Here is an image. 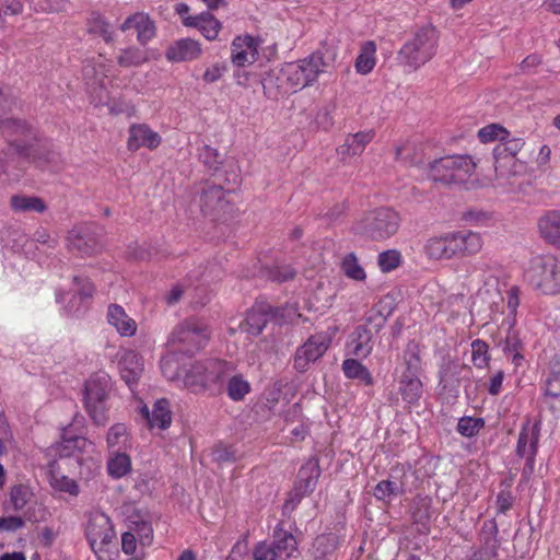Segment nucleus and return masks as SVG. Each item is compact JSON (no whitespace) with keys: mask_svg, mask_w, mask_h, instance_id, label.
Returning a JSON list of instances; mask_svg holds the SVG:
<instances>
[{"mask_svg":"<svg viewBox=\"0 0 560 560\" xmlns=\"http://www.w3.org/2000/svg\"><path fill=\"white\" fill-rule=\"evenodd\" d=\"M184 25L198 28L209 40L218 37L221 23L211 13L202 12L198 15L184 18Z\"/></svg>","mask_w":560,"mask_h":560,"instance_id":"obj_21","label":"nucleus"},{"mask_svg":"<svg viewBox=\"0 0 560 560\" xmlns=\"http://www.w3.org/2000/svg\"><path fill=\"white\" fill-rule=\"evenodd\" d=\"M109 28V24L98 16L93 20L89 31L90 33L102 36L105 42L109 43L112 40V32Z\"/></svg>","mask_w":560,"mask_h":560,"instance_id":"obj_56","label":"nucleus"},{"mask_svg":"<svg viewBox=\"0 0 560 560\" xmlns=\"http://www.w3.org/2000/svg\"><path fill=\"white\" fill-rule=\"evenodd\" d=\"M127 433V428L124 423H116L112 425L107 434V445L109 448L115 447L120 443V439Z\"/></svg>","mask_w":560,"mask_h":560,"instance_id":"obj_58","label":"nucleus"},{"mask_svg":"<svg viewBox=\"0 0 560 560\" xmlns=\"http://www.w3.org/2000/svg\"><path fill=\"white\" fill-rule=\"evenodd\" d=\"M131 468L130 457L125 453H116L107 463V469L110 476L120 478Z\"/></svg>","mask_w":560,"mask_h":560,"instance_id":"obj_42","label":"nucleus"},{"mask_svg":"<svg viewBox=\"0 0 560 560\" xmlns=\"http://www.w3.org/2000/svg\"><path fill=\"white\" fill-rule=\"evenodd\" d=\"M320 476L318 460L311 458L299 470L295 482V490H313Z\"/></svg>","mask_w":560,"mask_h":560,"instance_id":"obj_27","label":"nucleus"},{"mask_svg":"<svg viewBox=\"0 0 560 560\" xmlns=\"http://www.w3.org/2000/svg\"><path fill=\"white\" fill-rule=\"evenodd\" d=\"M73 281L80 285L79 290H78V293L73 295V298L71 299L70 301V304L73 305L74 303L77 302H84L85 300H89L92 298L93 295V292H94V287L93 284L85 280V279H81L80 277H74L73 278ZM71 307L70 306V310L69 312H71Z\"/></svg>","mask_w":560,"mask_h":560,"instance_id":"obj_53","label":"nucleus"},{"mask_svg":"<svg viewBox=\"0 0 560 560\" xmlns=\"http://www.w3.org/2000/svg\"><path fill=\"white\" fill-rule=\"evenodd\" d=\"M209 338L210 330L207 324L198 318H188L174 328L171 342L183 345L184 351L192 354L202 349Z\"/></svg>","mask_w":560,"mask_h":560,"instance_id":"obj_9","label":"nucleus"},{"mask_svg":"<svg viewBox=\"0 0 560 560\" xmlns=\"http://www.w3.org/2000/svg\"><path fill=\"white\" fill-rule=\"evenodd\" d=\"M400 215L392 208H377L361 222V233L372 241H385L395 235L400 226Z\"/></svg>","mask_w":560,"mask_h":560,"instance_id":"obj_8","label":"nucleus"},{"mask_svg":"<svg viewBox=\"0 0 560 560\" xmlns=\"http://www.w3.org/2000/svg\"><path fill=\"white\" fill-rule=\"evenodd\" d=\"M539 424L535 423L529 427L525 424L518 435L516 445V453L518 456L526 459L523 475L532 474L534 470V460L537 453V445L539 440Z\"/></svg>","mask_w":560,"mask_h":560,"instance_id":"obj_14","label":"nucleus"},{"mask_svg":"<svg viewBox=\"0 0 560 560\" xmlns=\"http://www.w3.org/2000/svg\"><path fill=\"white\" fill-rule=\"evenodd\" d=\"M475 168L476 164L470 156H444L431 163L430 177L444 185L464 184Z\"/></svg>","mask_w":560,"mask_h":560,"instance_id":"obj_7","label":"nucleus"},{"mask_svg":"<svg viewBox=\"0 0 560 560\" xmlns=\"http://www.w3.org/2000/svg\"><path fill=\"white\" fill-rule=\"evenodd\" d=\"M375 44L373 42H366L361 47V52L355 59V70L361 74H368L375 66Z\"/></svg>","mask_w":560,"mask_h":560,"instance_id":"obj_37","label":"nucleus"},{"mask_svg":"<svg viewBox=\"0 0 560 560\" xmlns=\"http://www.w3.org/2000/svg\"><path fill=\"white\" fill-rule=\"evenodd\" d=\"M485 425L482 418L463 417L457 423V431L466 438H471L478 434L480 429Z\"/></svg>","mask_w":560,"mask_h":560,"instance_id":"obj_44","label":"nucleus"},{"mask_svg":"<svg viewBox=\"0 0 560 560\" xmlns=\"http://www.w3.org/2000/svg\"><path fill=\"white\" fill-rule=\"evenodd\" d=\"M342 371L348 378L359 380L364 385L370 386L374 382L370 371L355 359H346Z\"/></svg>","mask_w":560,"mask_h":560,"instance_id":"obj_36","label":"nucleus"},{"mask_svg":"<svg viewBox=\"0 0 560 560\" xmlns=\"http://www.w3.org/2000/svg\"><path fill=\"white\" fill-rule=\"evenodd\" d=\"M405 364L406 370L402 375H412L416 374L418 376L420 371V357L416 351H411L410 349L405 354Z\"/></svg>","mask_w":560,"mask_h":560,"instance_id":"obj_57","label":"nucleus"},{"mask_svg":"<svg viewBox=\"0 0 560 560\" xmlns=\"http://www.w3.org/2000/svg\"><path fill=\"white\" fill-rule=\"evenodd\" d=\"M23 525V520L18 516L0 517V532H14Z\"/></svg>","mask_w":560,"mask_h":560,"instance_id":"obj_61","label":"nucleus"},{"mask_svg":"<svg viewBox=\"0 0 560 560\" xmlns=\"http://www.w3.org/2000/svg\"><path fill=\"white\" fill-rule=\"evenodd\" d=\"M232 363L219 359L195 362L184 376L185 386L192 393H208L211 396L223 392L225 381L232 374Z\"/></svg>","mask_w":560,"mask_h":560,"instance_id":"obj_1","label":"nucleus"},{"mask_svg":"<svg viewBox=\"0 0 560 560\" xmlns=\"http://www.w3.org/2000/svg\"><path fill=\"white\" fill-rule=\"evenodd\" d=\"M508 136L509 132L504 128L494 124L486 126L478 131L480 141L485 143L493 140L503 141Z\"/></svg>","mask_w":560,"mask_h":560,"instance_id":"obj_52","label":"nucleus"},{"mask_svg":"<svg viewBox=\"0 0 560 560\" xmlns=\"http://www.w3.org/2000/svg\"><path fill=\"white\" fill-rule=\"evenodd\" d=\"M103 230L95 224H81L68 233V247L81 255L91 256L102 249Z\"/></svg>","mask_w":560,"mask_h":560,"instance_id":"obj_10","label":"nucleus"},{"mask_svg":"<svg viewBox=\"0 0 560 560\" xmlns=\"http://www.w3.org/2000/svg\"><path fill=\"white\" fill-rule=\"evenodd\" d=\"M341 270L348 278L355 281H363L366 277L354 253H349L342 258Z\"/></svg>","mask_w":560,"mask_h":560,"instance_id":"obj_41","label":"nucleus"},{"mask_svg":"<svg viewBox=\"0 0 560 560\" xmlns=\"http://www.w3.org/2000/svg\"><path fill=\"white\" fill-rule=\"evenodd\" d=\"M525 279L533 289L544 294H560V259L552 255L533 257Z\"/></svg>","mask_w":560,"mask_h":560,"instance_id":"obj_4","label":"nucleus"},{"mask_svg":"<svg viewBox=\"0 0 560 560\" xmlns=\"http://www.w3.org/2000/svg\"><path fill=\"white\" fill-rule=\"evenodd\" d=\"M115 530L110 518L103 512H93L89 515L85 526V537L91 549L97 555L112 541Z\"/></svg>","mask_w":560,"mask_h":560,"instance_id":"obj_11","label":"nucleus"},{"mask_svg":"<svg viewBox=\"0 0 560 560\" xmlns=\"http://www.w3.org/2000/svg\"><path fill=\"white\" fill-rule=\"evenodd\" d=\"M498 526L497 523L491 520L483 523L481 536L485 540V545L489 546L492 549H495L498 547Z\"/></svg>","mask_w":560,"mask_h":560,"instance_id":"obj_54","label":"nucleus"},{"mask_svg":"<svg viewBox=\"0 0 560 560\" xmlns=\"http://www.w3.org/2000/svg\"><path fill=\"white\" fill-rule=\"evenodd\" d=\"M148 60L147 51L138 47H128L121 49L117 62L120 67H138Z\"/></svg>","mask_w":560,"mask_h":560,"instance_id":"obj_39","label":"nucleus"},{"mask_svg":"<svg viewBox=\"0 0 560 560\" xmlns=\"http://www.w3.org/2000/svg\"><path fill=\"white\" fill-rule=\"evenodd\" d=\"M279 81H280L279 75L273 71L267 72L264 75V78L261 80V85H262L264 94L268 98L278 100L283 94L282 86L279 83Z\"/></svg>","mask_w":560,"mask_h":560,"instance_id":"obj_43","label":"nucleus"},{"mask_svg":"<svg viewBox=\"0 0 560 560\" xmlns=\"http://www.w3.org/2000/svg\"><path fill=\"white\" fill-rule=\"evenodd\" d=\"M374 136V130H365L348 135L345 142L337 149L338 154L343 159L346 156L360 155L364 151L365 147L373 140Z\"/></svg>","mask_w":560,"mask_h":560,"instance_id":"obj_22","label":"nucleus"},{"mask_svg":"<svg viewBox=\"0 0 560 560\" xmlns=\"http://www.w3.org/2000/svg\"><path fill=\"white\" fill-rule=\"evenodd\" d=\"M195 209L201 215L209 217L213 221L223 220L225 215L233 211L223 187L209 182H205L196 188L190 201L191 213L195 212Z\"/></svg>","mask_w":560,"mask_h":560,"instance_id":"obj_5","label":"nucleus"},{"mask_svg":"<svg viewBox=\"0 0 560 560\" xmlns=\"http://www.w3.org/2000/svg\"><path fill=\"white\" fill-rule=\"evenodd\" d=\"M107 319L121 336H132L136 332L137 326L135 320L118 304H110L108 306Z\"/></svg>","mask_w":560,"mask_h":560,"instance_id":"obj_25","label":"nucleus"},{"mask_svg":"<svg viewBox=\"0 0 560 560\" xmlns=\"http://www.w3.org/2000/svg\"><path fill=\"white\" fill-rule=\"evenodd\" d=\"M545 402L552 411L560 410V359L553 358L549 363V372L545 381Z\"/></svg>","mask_w":560,"mask_h":560,"instance_id":"obj_18","label":"nucleus"},{"mask_svg":"<svg viewBox=\"0 0 560 560\" xmlns=\"http://www.w3.org/2000/svg\"><path fill=\"white\" fill-rule=\"evenodd\" d=\"M366 324L371 326V331L378 332L386 324L387 318L371 308L366 315Z\"/></svg>","mask_w":560,"mask_h":560,"instance_id":"obj_60","label":"nucleus"},{"mask_svg":"<svg viewBox=\"0 0 560 560\" xmlns=\"http://www.w3.org/2000/svg\"><path fill=\"white\" fill-rule=\"evenodd\" d=\"M256 60H252L250 55L246 49L238 48L234 50L232 48V62L237 67H245L246 65H252Z\"/></svg>","mask_w":560,"mask_h":560,"instance_id":"obj_62","label":"nucleus"},{"mask_svg":"<svg viewBox=\"0 0 560 560\" xmlns=\"http://www.w3.org/2000/svg\"><path fill=\"white\" fill-rule=\"evenodd\" d=\"M131 523L130 529L136 534L141 545H150L153 538V528L150 522L148 512L135 510V513L129 515Z\"/></svg>","mask_w":560,"mask_h":560,"instance_id":"obj_26","label":"nucleus"},{"mask_svg":"<svg viewBox=\"0 0 560 560\" xmlns=\"http://www.w3.org/2000/svg\"><path fill=\"white\" fill-rule=\"evenodd\" d=\"M161 143V137L145 124H135L129 127V138L127 147L130 151H137L140 148L149 150L156 149Z\"/></svg>","mask_w":560,"mask_h":560,"instance_id":"obj_17","label":"nucleus"},{"mask_svg":"<svg viewBox=\"0 0 560 560\" xmlns=\"http://www.w3.org/2000/svg\"><path fill=\"white\" fill-rule=\"evenodd\" d=\"M201 55V47L197 40L182 38L168 46L165 57L172 62H183L197 59Z\"/></svg>","mask_w":560,"mask_h":560,"instance_id":"obj_20","label":"nucleus"},{"mask_svg":"<svg viewBox=\"0 0 560 560\" xmlns=\"http://www.w3.org/2000/svg\"><path fill=\"white\" fill-rule=\"evenodd\" d=\"M512 324L509 325V332L504 340L503 351L508 354L513 355V362L518 364L520 360H523V355L520 353L521 340L518 339L515 331H511Z\"/></svg>","mask_w":560,"mask_h":560,"instance_id":"obj_50","label":"nucleus"},{"mask_svg":"<svg viewBox=\"0 0 560 560\" xmlns=\"http://www.w3.org/2000/svg\"><path fill=\"white\" fill-rule=\"evenodd\" d=\"M331 339L326 332H318L308 337V339L300 346L294 354V369L304 373L311 363L322 358L330 346Z\"/></svg>","mask_w":560,"mask_h":560,"instance_id":"obj_12","label":"nucleus"},{"mask_svg":"<svg viewBox=\"0 0 560 560\" xmlns=\"http://www.w3.org/2000/svg\"><path fill=\"white\" fill-rule=\"evenodd\" d=\"M88 440L81 435L72 434L70 428H65L61 434V441L55 443L47 450V456L52 459L68 458L73 455L75 451L85 448Z\"/></svg>","mask_w":560,"mask_h":560,"instance_id":"obj_15","label":"nucleus"},{"mask_svg":"<svg viewBox=\"0 0 560 560\" xmlns=\"http://www.w3.org/2000/svg\"><path fill=\"white\" fill-rule=\"evenodd\" d=\"M283 75L292 86L305 88L310 85V80L303 75V69L296 62L288 63L282 69Z\"/></svg>","mask_w":560,"mask_h":560,"instance_id":"obj_45","label":"nucleus"},{"mask_svg":"<svg viewBox=\"0 0 560 560\" xmlns=\"http://www.w3.org/2000/svg\"><path fill=\"white\" fill-rule=\"evenodd\" d=\"M399 389L405 401L416 404L422 395V383L416 374L401 375Z\"/></svg>","mask_w":560,"mask_h":560,"instance_id":"obj_31","label":"nucleus"},{"mask_svg":"<svg viewBox=\"0 0 560 560\" xmlns=\"http://www.w3.org/2000/svg\"><path fill=\"white\" fill-rule=\"evenodd\" d=\"M112 388L110 376L105 372L93 374L84 385L85 409L97 425H105L107 418L106 400Z\"/></svg>","mask_w":560,"mask_h":560,"instance_id":"obj_6","label":"nucleus"},{"mask_svg":"<svg viewBox=\"0 0 560 560\" xmlns=\"http://www.w3.org/2000/svg\"><path fill=\"white\" fill-rule=\"evenodd\" d=\"M198 159L207 167L209 171L217 173L221 165H223L224 160L219 153V151L208 144H203L198 150Z\"/></svg>","mask_w":560,"mask_h":560,"instance_id":"obj_40","label":"nucleus"},{"mask_svg":"<svg viewBox=\"0 0 560 560\" xmlns=\"http://www.w3.org/2000/svg\"><path fill=\"white\" fill-rule=\"evenodd\" d=\"M254 560H276L278 552L272 544L261 541L257 544L253 551Z\"/></svg>","mask_w":560,"mask_h":560,"instance_id":"obj_55","label":"nucleus"},{"mask_svg":"<svg viewBox=\"0 0 560 560\" xmlns=\"http://www.w3.org/2000/svg\"><path fill=\"white\" fill-rule=\"evenodd\" d=\"M232 47L234 50L238 48L246 49L250 55L252 60H257L258 58L259 40L250 35L235 37L232 43Z\"/></svg>","mask_w":560,"mask_h":560,"instance_id":"obj_49","label":"nucleus"},{"mask_svg":"<svg viewBox=\"0 0 560 560\" xmlns=\"http://www.w3.org/2000/svg\"><path fill=\"white\" fill-rule=\"evenodd\" d=\"M277 310L269 305L253 307L241 324V329L252 336H258L270 318L275 317Z\"/></svg>","mask_w":560,"mask_h":560,"instance_id":"obj_19","label":"nucleus"},{"mask_svg":"<svg viewBox=\"0 0 560 560\" xmlns=\"http://www.w3.org/2000/svg\"><path fill=\"white\" fill-rule=\"evenodd\" d=\"M212 458L218 464L235 463L236 450L232 445L218 444L212 450Z\"/></svg>","mask_w":560,"mask_h":560,"instance_id":"obj_51","label":"nucleus"},{"mask_svg":"<svg viewBox=\"0 0 560 560\" xmlns=\"http://www.w3.org/2000/svg\"><path fill=\"white\" fill-rule=\"evenodd\" d=\"M171 422L172 413L170 410V401L165 398L156 400L148 424L151 428L158 427L159 429L165 430L170 427Z\"/></svg>","mask_w":560,"mask_h":560,"instance_id":"obj_33","label":"nucleus"},{"mask_svg":"<svg viewBox=\"0 0 560 560\" xmlns=\"http://www.w3.org/2000/svg\"><path fill=\"white\" fill-rule=\"evenodd\" d=\"M131 28L136 30L137 39L142 46L147 45L156 35L154 21L144 12H137L128 16L120 26L122 32Z\"/></svg>","mask_w":560,"mask_h":560,"instance_id":"obj_16","label":"nucleus"},{"mask_svg":"<svg viewBox=\"0 0 560 560\" xmlns=\"http://www.w3.org/2000/svg\"><path fill=\"white\" fill-rule=\"evenodd\" d=\"M524 144L525 142L522 138H513L510 140L505 139L494 147L493 154L517 158V154L521 152Z\"/></svg>","mask_w":560,"mask_h":560,"instance_id":"obj_46","label":"nucleus"},{"mask_svg":"<svg viewBox=\"0 0 560 560\" xmlns=\"http://www.w3.org/2000/svg\"><path fill=\"white\" fill-rule=\"evenodd\" d=\"M225 164L229 167L226 171V182L235 186L240 185V167L237 166L236 161L234 159H230L225 161Z\"/></svg>","mask_w":560,"mask_h":560,"instance_id":"obj_64","label":"nucleus"},{"mask_svg":"<svg viewBox=\"0 0 560 560\" xmlns=\"http://www.w3.org/2000/svg\"><path fill=\"white\" fill-rule=\"evenodd\" d=\"M465 365L447 362L440 370V385L443 389L454 390L459 386V374Z\"/></svg>","mask_w":560,"mask_h":560,"instance_id":"obj_35","label":"nucleus"},{"mask_svg":"<svg viewBox=\"0 0 560 560\" xmlns=\"http://www.w3.org/2000/svg\"><path fill=\"white\" fill-rule=\"evenodd\" d=\"M372 308L378 314L383 315L385 318H388L395 310L394 299L389 295H386L382 298Z\"/></svg>","mask_w":560,"mask_h":560,"instance_id":"obj_59","label":"nucleus"},{"mask_svg":"<svg viewBox=\"0 0 560 560\" xmlns=\"http://www.w3.org/2000/svg\"><path fill=\"white\" fill-rule=\"evenodd\" d=\"M48 476L50 486L54 490H75L77 483L73 479L63 475L57 459H51L48 464Z\"/></svg>","mask_w":560,"mask_h":560,"instance_id":"obj_34","label":"nucleus"},{"mask_svg":"<svg viewBox=\"0 0 560 560\" xmlns=\"http://www.w3.org/2000/svg\"><path fill=\"white\" fill-rule=\"evenodd\" d=\"M471 359L476 368L482 369L488 364V345L486 341L476 339L471 342Z\"/></svg>","mask_w":560,"mask_h":560,"instance_id":"obj_47","label":"nucleus"},{"mask_svg":"<svg viewBox=\"0 0 560 560\" xmlns=\"http://www.w3.org/2000/svg\"><path fill=\"white\" fill-rule=\"evenodd\" d=\"M482 245L483 241L479 233L457 231L429 238L424 245V253L431 259L448 260L456 256L476 255Z\"/></svg>","mask_w":560,"mask_h":560,"instance_id":"obj_2","label":"nucleus"},{"mask_svg":"<svg viewBox=\"0 0 560 560\" xmlns=\"http://www.w3.org/2000/svg\"><path fill=\"white\" fill-rule=\"evenodd\" d=\"M493 159L497 178H510L511 176H516L524 170L520 158L493 154Z\"/></svg>","mask_w":560,"mask_h":560,"instance_id":"obj_29","label":"nucleus"},{"mask_svg":"<svg viewBox=\"0 0 560 560\" xmlns=\"http://www.w3.org/2000/svg\"><path fill=\"white\" fill-rule=\"evenodd\" d=\"M119 366L121 378L129 387L138 383L143 371L142 358L138 353L133 351L125 353L119 362Z\"/></svg>","mask_w":560,"mask_h":560,"instance_id":"obj_23","label":"nucleus"},{"mask_svg":"<svg viewBox=\"0 0 560 560\" xmlns=\"http://www.w3.org/2000/svg\"><path fill=\"white\" fill-rule=\"evenodd\" d=\"M541 237L549 244L560 247V211H550L538 221Z\"/></svg>","mask_w":560,"mask_h":560,"instance_id":"obj_24","label":"nucleus"},{"mask_svg":"<svg viewBox=\"0 0 560 560\" xmlns=\"http://www.w3.org/2000/svg\"><path fill=\"white\" fill-rule=\"evenodd\" d=\"M351 353L359 358L368 357L372 351V332L366 327L359 326L352 334Z\"/></svg>","mask_w":560,"mask_h":560,"instance_id":"obj_30","label":"nucleus"},{"mask_svg":"<svg viewBox=\"0 0 560 560\" xmlns=\"http://www.w3.org/2000/svg\"><path fill=\"white\" fill-rule=\"evenodd\" d=\"M225 383L228 396L234 401L243 400L250 390L249 383L242 375H230Z\"/></svg>","mask_w":560,"mask_h":560,"instance_id":"obj_38","label":"nucleus"},{"mask_svg":"<svg viewBox=\"0 0 560 560\" xmlns=\"http://www.w3.org/2000/svg\"><path fill=\"white\" fill-rule=\"evenodd\" d=\"M10 207L14 212L24 213H44L47 210V205L40 197L24 194L12 195L10 198Z\"/></svg>","mask_w":560,"mask_h":560,"instance_id":"obj_28","label":"nucleus"},{"mask_svg":"<svg viewBox=\"0 0 560 560\" xmlns=\"http://www.w3.org/2000/svg\"><path fill=\"white\" fill-rule=\"evenodd\" d=\"M272 546L278 555L285 552L287 557H291L293 551L296 550L298 542L291 533L283 529L282 523H279L273 530Z\"/></svg>","mask_w":560,"mask_h":560,"instance_id":"obj_32","label":"nucleus"},{"mask_svg":"<svg viewBox=\"0 0 560 560\" xmlns=\"http://www.w3.org/2000/svg\"><path fill=\"white\" fill-rule=\"evenodd\" d=\"M438 40L439 36L434 27L419 28L398 51L399 63L412 71L419 69L434 57Z\"/></svg>","mask_w":560,"mask_h":560,"instance_id":"obj_3","label":"nucleus"},{"mask_svg":"<svg viewBox=\"0 0 560 560\" xmlns=\"http://www.w3.org/2000/svg\"><path fill=\"white\" fill-rule=\"evenodd\" d=\"M336 49L327 44L322 45L307 58L299 60L296 63L303 69V75L313 84L320 73L328 72L336 61Z\"/></svg>","mask_w":560,"mask_h":560,"instance_id":"obj_13","label":"nucleus"},{"mask_svg":"<svg viewBox=\"0 0 560 560\" xmlns=\"http://www.w3.org/2000/svg\"><path fill=\"white\" fill-rule=\"evenodd\" d=\"M377 262L383 272H390L400 265L401 255L395 249L385 250L378 255Z\"/></svg>","mask_w":560,"mask_h":560,"instance_id":"obj_48","label":"nucleus"},{"mask_svg":"<svg viewBox=\"0 0 560 560\" xmlns=\"http://www.w3.org/2000/svg\"><path fill=\"white\" fill-rule=\"evenodd\" d=\"M121 549L126 555L135 553L137 549V536L131 530L122 534Z\"/></svg>","mask_w":560,"mask_h":560,"instance_id":"obj_63","label":"nucleus"}]
</instances>
